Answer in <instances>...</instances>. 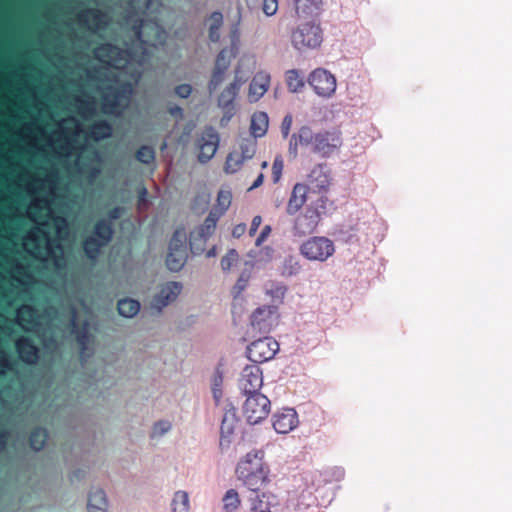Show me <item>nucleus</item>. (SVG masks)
Listing matches in <instances>:
<instances>
[{
	"label": "nucleus",
	"instance_id": "13d9d810",
	"mask_svg": "<svg viewBox=\"0 0 512 512\" xmlns=\"http://www.w3.org/2000/svg\"><path fill=\"white\" fill-rule=\"evenodd\" d=\"M261 223H262L261 216L257 215L255 217H253L252 222H251V226H250V229H249V235L250 236H253L256 233V231L258 230V228L261 225Z\"/></svg>",
	"mask_w": 512,
	"mask_h": 512
},
{
	"label": "nucleus",
	"instance_id": "0e129e2a",
	"mask_svg": "<svg viewBox=\"0 0 512 512\" xmlns=\"http://www.w3.org/2000/svg\"><path fill=\"white\" fill-rule=\"evenodd\" d=\"M171 113H172L173 115H175V116H176V115L181 116V115H182V109H181V108H179V107L172 108V109H171Z\"/></svg>",
	"mask_w": 512,
	"mask_h": 512
},
{
	"label": "nucleus",
	"instance_id": "a878e982",
	"mask_svg": "<svg viewBox=\"0 0 512 512\" xmlns=\"http://www.w3.org/2000/svg\"><path fill=\"white\" fill-rule=\"evenodd\" d=\"M264 292L268 300L272 303L271 306L276 308L284 302L287 286L279 281H270L264 287Z\"/></svg>",
	"mask_w": 512,
	"mask_h": 512
},
{
	"label": "nucleus",
	"instance_id": "58836bf2",
	"mask_svg": "<svg viewBox=\"0 0 512 512\" xmlns=\"http://www.w3.org/2000/svg\"><path fill=\"white\" fill-rule=\"evenodd\" d=\"M245 161L247 159L241 156L238 151H233L226 159L224 170L228 174L236 173L242 168Z\"/></svg>",
	"mask_w": 512,
	"mask_h": 512
},
{
	"label": "nucleus",
	"instance_id": "de8ad7c7",
	"mask_svg": "<svg viewBox=\"0 0 512 512\" xmlns=\"http://www.w3.org/2000/svg\"><path fill=\"white\" fill-rule=\"evenodd\" d=\"M226 65V63L224 64ZM226 73V66H219V68H215L212 78L209 83V89L210 91H214L217 89V87L224 81Z\"/></svg>",
	"mask_w": 512,
	"mask_h": 512
},
{
	"label": "nucleus",
	"instance_id": "8fccbe9b",
	"mask_svg": "<svg viewBox=\"0 0 512 512\" xmlns=\"http://www.w3.org/2000/svg\"><path fill=\"white\" fill-rule=\"evenodd\" d=\"M284 167V162L281 156H277L274 159L273 165H272V174H273V181L276 183L281 179L282 171Z\"/></svg>",
	"mask_w": 512,
	"mask_h": 512
},
{
	"label": "nucleus",
	"instance_id": "c9c22d12",
	"mask_svg": "<svg viewBox=\"0 0 512 512\" xmlns=\"http://www.w3.org/2000/svg\"><path fill=\"white\" fill-rule=\"evenodd\" d=\"M224 512H236L241 506L239 493L231 488L228 489L222 499Z\"/></svg>",
	"mask_w": 512,
	"mask_h": 512
},
{
	"label": "nucleus",
	"instance_id": "c03bdc74",
	"mask_svg": "<svg viewBox=\"0 0 512 512\" xmlns=\"http://www.w3.org/2000/svg\"><path fill=\"white\" fill-rule=\"evenodd\" d=\"M172 429V424L168 420H159L152 426L150 437L152 439H160L169 433Z\"/></svg>",
	"mask_w": 512,
	"mask_h": 512
},
{
	"label": "nucleus",
	"instance_id": "052dcab7",
	"mask_svg": "<svg viewBox=\"0 0 512 512\" xmlns=\"http://www.w3.org/2000/svg\"><path fill=\"white\" fill-rule=\"evenodd\" d=\"M246 231V225L245 224H238L233 228L232 235L236 238L241 237Z\"/></svg>",
	"mask_w": 512,
	"mask_h": 512
},
{
	"label": "nucleus",
	"instance_id": "412c9836",
	"mask_svg": "<svg viewBox=\"0 0 512 512\" xmlns=\"http://www.w3.org/2000/svg\"><path fill=\"white\" fill-rule=\"evenodd\" d=\"M308 186L303 183H296L292 189L286 211L289 215L296 214L306 203Z\"/></svg>",
	"mask_w": 512,
	"mask_h": 512
},
{
	"label": "nucleus",
	"instance_id": "aec40b11",
	"mask_svg": "<svg viewBox=\"0 0 512 512\" xmlns=\"http://www.w3.org/2000/svg\"><path fill=\"white\" fill-rule=\"evenodd\" d=\"M319 214L315 210L307 209L304 214L298 216L294 223V230L297 235L312 233L319 222Z\"/></svg>",
	"mask_w": 512,
	"mask_h": 512
},
{
	"label": "nucleus",
	"instance_id": "ea45409f",
	"mask_svg": "<svg viewBox=\"0 0 512 512\" xmlns=\"http://www.w3.org/2000/svg\"><path fill=\"white\" fill-rule=\"evenodd\" d=\"M301 269L299 260L294 256H288L282 263L281 274L285 277H292L299 274Z\"/></svg>",
	"mask_w": 512,
	"mask_h": 512
},
{
	"label": "nucleus",
	"instance_id": "dca6fc26",
	"mask_svg": "<svg viewBox=\"0 0 512 512\" xmlns=\"http://www.w3.org/2000/svg\"><path fill=\"white\" fill-rule=\"evenodd\" d=\"M181 289L182 286L178 282L165 283L153 297L151 307L157 311H161L178 298Z\"/></svg>",
	"mask_w": 512,
	"mask_h": 512
},
{
	"label": "nucleus",
	"instance_id": "7ed1b4c3",
	"mask_svg": "<svg viewBox=\"0 0 512 512\" xmlns=\"http://www.w3.org/2000/svg\"><path fill=\"white\" fill-rule=\"evenodd\" d=\"M236 478L247 489L257 492L270 483V468L264 460V452L252 450L238 462Z\"/></svg>",
	"mask_w": 512,
	"mask_h": 512
},
{
	"label": "nucleus",
	"instance_id": "5701e85b",
	"mask_svg": "<svg viewBox=\"0 0 512 512\" xmlns=\"http://www.w3.org/2000/svg\"><path fill=\"white\" fill-rule=\"evenodd\" d=\"M238 424V418L235 409L227 410L223 416L220 433L221 440L220 445L228 446L230 444V438L234 434Z\"/></svg>",
	"mask_w": 512,
	"mask_h": 512
},
{
	"label": "nucleus",
	"instance_id": "a19ab883",
	"mask_svg": "<svg viewBox=\"0 0 512 512\" xmlns=\"http://www.w3.org/2000/svg\"><path fill=\"white\" fill-rule=\"evenodd\" d=\"M257 141L253 137H247L241 140L239 145V154L247 160L252 159L256 153Z\"/></svg>",
	"mask_w": 512,
	"mask_h": 512
},
{
	"label": "nucleus",
	"instance_id": "c85d7f7f",
	"mask_svg": "<svg viewBox=\"0 0 512 512\" xmlns=\"http://www.w3.org/2000/svg\"><path fill=\"white\" fill-rule=\"evenodd\" d=\"M16 349L20 358L26 363H35L38 359L36 346L26 337H21L16 342Z\"/></svg>",
	"mask_w": 512,
	"mask_h": 512
},
{
	"label": "nucleus",
	"instance_id": "680f3d73",
	"mask_svg": "<svg viewBox=\"0 0 512 512\" xmlns=\"http://www.w3.org/2000/svg\"><path fill=\"white\" fill-rule=\"evenodd\" d=\"M263 179H264V176L263 174H260L257 179L254 181V183L251 185V187L249 188V190H253L257 187H259L262 183H263Z\"/></svg>",
	"mask_w": 512,
	"mask_h": 512
},
{
	"label": "nucleus",
	"instance_id": "4be33fe9",
	"mask_svg": "<svg viewBox=\"0 0 512 512\" xmlns=\"http://www.w3.org/2000/svg\"><path fill=\"white\" fill-rule=\"evenodd\" d=\"M88 512H108L109 500L105 491L101 488H92L87 497Z\"/></svg>",
	"mask_w": 512,
	"mask_h": 512
},
{
	"label": "nucleus",
	"instance_id": "cd10ccee",
	"mask_svg": "<svg viewBox=\"0 0 512 512\" xmlns=\"http://www.w3.org/2000/svg\"><path fill=\"white\" fill-rule=\"evenodd\" d=\"M269 127V117L266 112L258 111L251 116L250 133L255 139L266 135Z\"/></svg>",
	"mask_w": 512,
	"mask_h": 512
},
{
	"label": "nucleus",
	"instance_id": "72a5a7b5",
	"mask_svg": "<svg viewBox=\"0 0 512 512\" xmlns=\"http://www.w3.org/2000/svg\"><path fill=\"white\" fill-rule=\"evenodd\" d=\"M172 512H190V498L185 490H177L173 493L171 500Z\"/></svg>",
	"mask_w": 512,
	"mask_h": 512
},
{
	"label": "nucleus",
	"instance_id": "49530a36",
	"mask_svg": "<svg viewBox=\"0 0 512 512\" xmlns=\"http://www.w3.org/2000/svg\"><path fill=\"white\" fill-rule=\"evenodd\" d=\"M239 260V255L236 250L231 249L228 253L221 259V268L224 272H228L232 269L233 266Z\"/></svg>",
	"mask_w": 512,
	"mask_h": 512
},
{
	"label": "nucleus",
	"instance_id": "bb28decb",
	"mask_svg": "<svg viewBox=\"0 0 512 512\" xmlns=\"http://www.w3.org/2000/svg\"><path fill=\"white\" fill-rule=\"evenodd\" d=\"M279 501L277 496L272 492H262L257 495V498L252 503L253 512H274L277 508Z\"/></svg>",
	"mask_w": 512,
	"mask_h": 512
},
{
	"label": "nucleus",
	"instance_id": "79ce46f5",
	"mask_svg": "<svg viewBox=\"0 0 512 512\" xmlns=\"http://www.w3.org/2000/svg\"><path fill=\"white\" fill-rule=\"evenodd\" d=\"M223 23V16L219 12H214L209 18V37L211 41L216 42L219 40V29Z\"/></svg>",
	"mask_w": 512,
	"mask_h": 512
},
{
	"label": "nucleus",
	"instance_id": "e433bc0d",
	"mask_svg": "<svg viewBox=\"0 0 512 512\" xmlns=\"http://www.w3.org/2000/svg\"><path fill=\"white\" fill-rule=\"evenodd\" d=\"M118 311L123 317L132 318L139 313L140 303L131 298L122 299L118 302Z\"/></svg>",
	"mask_w": 512,
	"mask_h": 512
},
{
	"label": "nucleus",
	"instance_id": "6ab92c4d",
	"mask_svg": "<svg viewBox=\"0 0 512 512\" xmlns=\"http://www.w3.org/2000/svg\"><path fill=\"white\" fill-rule=\"evenodd\" d=\"M271 76L267 71H258L250 85L248 90V100L250 103H256L259 101L268 91L270 87Z\"/></svg>",
	"mask_w": 512,
	"mask_h": 512
},
{
	"label": "nucleus",
	"instance_id": "473e14b6",
	"mask_svg": "<svg viewBox=\"0 0 512 512\" xmlns=\"http://www.w3.org/2000/svg\"><path fill=\"white\" fill-rule=\"evenodd\" d=\"M220 217L210 212L208 217L206 218L204 224L197 229V231L193 232L191 235V240L196 239V237H200L203 241H206L213 232L215 231L217 221Z\"/></svg>",
	"mask_w": 512,
	"mask_h": 512
},
{
	"label": "nucleus",
	"instance_id": "f3484780",
	"mask_svg": "<svg viewBox=\"0 0 512 512\" xmlns=\"http://www.w3.org/2000/svg\"><path fill=\"white\" fill-rule=\"evenodd\" d=\"M316 133L308 126H302L296 133L292 134L289 140V155L296 157L299 148L312 150Z\"/></svg>",
	"mask_w": 512,
	"mask_h": 512
},
{
	"label": "nucleus",
	"instance_id": "f8f14e48",
	"mask_svg": "<svg viewBox=\"0 0 512 512\" xmlns=\"http://www.w3.org/2000/svg\"><path fill=\"white\" fill-rule=\"evenodd\" d=\"M279 314L276 306L262 305L250 315V326L258 332H269L278 323Z\"/></svg>",
	"mask_w": 512,
	"mask_h": 512
},
{
	"label": "nucleus",
	"instance_id": "4468645a",
	"mask_svg": "<svg viewBox=\"0 0 512 512\" xmlns=\"http://www.w3.org/2000/svg\"><path fill=\"white\" fill-rule=\"evenodd\" d=\"M272 425L278 434H288L299 425L298 414L293 408H283L272 416Z\"/></svg>",
	"mask_w": 512,
	"mask_h": 512
},
{
	"label": "nucleus",
	"instance_id": "f03ea898",
	"mask_svg": "<svg viewBox=\"0 0 512 512\" xmlns=\"http://www.w3.org/2000/svg\"><path fill=\"white\" fill-rule=\"evenodd\" d=\"M28 215L38 227L29 231L24 237V248L34 257L48 261L63 250L59 241L67 233L68 223L64 217H54L47 199L34 198Z\"/></svg>",
	"mask_w": 512,
	"mask_h": 512
},
{
	"label": "nucleus",
	"instance_id": "6e6d98bb",
	"mask_svg": "<svg viewBox=\"0 0 512 512\" xmlns=\"http://www.w3.org/2000/svg\"><path fill=\"white\" fill-rule=\"evenodd\" d=\"M10 367V361L8 355L0 351V374H4Z\"/></svg>",
	"mask_w": 512,
	"mask_h": 512
},
{
	"label": "nucleus",
	"instance_id": "9b49d317",
	"mask_svg": "<svg viewBox=\"0 0 512 512\" xmlns=\"http://www.w3.org/2000/svg\"><path fill=\"white\" fill-rule=\"evenodd\" d=\"M279 351L278 342L272 337H263L253 341L247 347V356L254 363L267 362Z\"/></svg>",
	"mask_w": 512,
	"mask_h": 512
},
{
	"label": "nucleus",
	"instance_id": "7c9ffc66",
	"mask_svg": "<svg viewBox=\"0 0 512 512\" xmlns=\"http://www.w3.org/2000/svg\"><path fill=\"white\" fill-rule=\"evenodd\" d=\"M16 318L19 325L28 331L34 330L37 324L35 311L27 305H24L17 310Z\"/></svg>",
	"mask_w": 512,
	"mask_h": 512
},
{
	"label": "nucleus",
	"instance_id": "37998d69",
	"mask_svg": "<svg viewBox=\"0 0 512 512\" xmlns=\"http://www.w3.org/2000/svg\"><path fill=\"white\" fill-rule=\"evenodd\" d=\"M112 134L111 126L103 121L93 124L90 130V136L95 140H100L109 137Z\"/></svg>",
	"mask_w": 512,
	"mask_h": 512
},
{
	"label": "nucleus",
	"instance_id": "4c0bfd02",
	"mask_svg": "<svg viewBox=\"0 0 512 512\" xmlns=\"http://www.w3.org/2000/svg\"><path fill=\"white\" fill-rule=\"evenodd\" d=\"M223 381L224 376L220 368H217L211 379V390L215 402L218 404L223 397Z\"/></svg>",
	"mask_w": 512,
	"mask_h": 512
},
{
	"label": "nucleus",
	"instance_id": "5fc2aeb1",
	"mask_svg": "<svg viewBox=\"0 0 512 512\" xmlns=\"http://www.w3.org/2000/svg\"><path fill=\"white\" fill-rule=\"evenodd\" d=\"M226 63V70L228 69L229 65H230V59L227 57V51L226 50H222L219 54H218V57L216 59V66L215 68H219V66H224V64Z\"/></svg>",
	"mask_w": 512,
	"mask_h": 512
},
{
	"label": "nucleus",
	"instance_id": "864d4df0",
	"mask_svg": "<svg viewBox=\"0 0 512 512\" xmlns=\"http://www.w3.org/2000/svg\"><path fill=\"white\" fill-rule=\"evenodd\" d=\"M271 231H272V228L270 225L264 226L261 233L259 234V236L257 237V239L255 241V245L258 247L261 246L262 243L265 242L266 239L269 237Z\"/></svg>",
	"mask_w": 512,
	"mask_h": 512
},
{
	"label": "nucleus",
	"instance_id": "a18cd8bd",
	"mask_svg": "<svg viewBox=\"0 0 512 512\" xmlns=\"http://www.w3.org/2000/svg\"><path fill=\"white\" fill-rule=\"evenodd\" d=\"M46 439H47L46 431L41 428L36 429L35 431H33V433L31 434V437H30L31 447L36 451L41 450L44 447Z\"/></svg>",
	"mask_w": 512,
	"mask_h": 512
},
{
	"label": "nucleus",
	"instance_id": "a211bd4d",
	"mask_svg": "<svg viewBox=\"0 0 512 512\" xmlns=\"http://www.w3.org/2000/svg\"><path fill=\"white\" fill-rule=\"evenodd\" d=\"M307 180L308 189L310 188L313 192L317 193L327 192L331 185L330 172L322 165L314 167L309 173Z\"/></svg>",
	"mask_w": 512,
	"mask_h": 512
},
{
	"label": "nucleus",
	"instance_id": "3c124183",
	"mask_svg": "<svg viewBox=\"0 0 512 512\" xmlns=\"http://www.w3.org/2000/svg\"><path fill=\"white\" fill-rule=\"evenodd\" d=\"M262 10L266 16H273L278 11V0H263Z\"/></svg>",
	"mask_w": 512,
	"mask_h": 512
},
{
	"label": "nucleus",
	"instance_id": "774afa93",
	"mask_svg": "<svg viewBox=\"0 0 512 512\" xmlns=\"http://www.w3.org/2000/svg\"><path fill=\"white\" fill-rule=\"evenodd\" d=\"M265 251H266L267 256L270 258L273 253V249L271 247H266Z\"/></svg>",
	"mask_w": 512,
	"mask_h": 512
},
{
	"label": "nucleus",
	"instance_id": "c756f323",
	"mask_svg": "<svg viewBox=\"0 0 512 512\" xmlns=\"http://www.w3.org/2000/svg\"><path fill=\"white\" fill-rule=\"evenodd\" d=\"M242 85L243 84L241 82L234 79L233 82L225 87L219 95L218 105L222 108H230L233 105Z\"/></svg>",
	"mask_w": 512,
	"mask_h": 512
},
{
	"label": "nucleus",
	"instance_id": "39448f33",
	"mask_svg": "<svg viewBox=\"0 0 512 512\" xmlns=\"http://www.w3.org/2000/svg\"><path fill=\"white\" fill-rule=\"evenodd\" d=\"M335 251L334 242L325 236H312L299 247V252L303 258L318 263L326 262L335 254Z\"/></svg>",
	"mask_w": 512,
	"mask_h": 512
},
{
	"label": "nucleus",
	"instance_id": "1a4fd4ad",
	"mask_svg": "<svg viewBox=\"0 0 512 512\" xmlns=\"http://www.w3.org/2000/svg\"><path fill=\"white\" fill-rule=\"evenodd\" d=\"M111 237V224L105 220L99 221L95 226L94 233L84 243V251L87 257L92 260L96 259L100 249L110 241Z\"/></svg>",
	"mask_w": 512,
	"mask_h": 512
},
{
	"label": "nucleus",
	"instance_id": "f257e3e1",
	"mask_svg": "<svg viewBox=\"0 0 512 512\" xmlns=\"http://www.w3.org/2000/svg\"><path fill=\"white\" fill-rule=\"evenodd\" d=\"M135 34L137 47L133 45L128 50H120L111 44H104L95 50V57L103 64L118 70L117 78L125 82L121 91L113 88L116 91V103L111 104L108 96L105 97L103 110L107 114H119L120 108L128 104L133 83L137 82L140 76L138 67L145 60L149 52L148 47H156L165 41V31L153 21L142 22L136 27Z\"/></svg>",
	"mask_w": 512,
	"mask_h": 512
},
{
	"label": "nucleus",
	"instance_id": "603ef678",
	"mask_svg": "<svg viewBox=\"0 0 512 512\" xmlns=\"http://www.w3.org/2000/svg\"><path fill=\"white\" fill-rule=\"evenodd\" d=\"M293 124V118L291 114H287L281 123V133L284 138H287L290 134V130Z\"/></svg>",
	"mask_w": 512,
	"mask_h": 512
},
{
	"label": "nucleus",
	"instance_id": "0eeeda50",
	"mask_svg": "<svg viewBox=\"0 0 512 512\" xmlns=\"http://www.w3.org/2000/svg\"><path fill=\"white\" fill-rule=\"evenodd\" d=\"M307 81L314 93L320 98L329 99L336 93L337 79L334 74L325 68L312 70Z\"/></svg>",
	"mask_w": 512,
	"mask_h": 512
},
{
	"label": "nucleus",
	"instance_id": "f704fd0d",
	"mask_svg": "<svg viewBox=\"0 0 512 512\" xmlns=\"http://www.w3.org/2000/svg\"><path fill=\"white\" fill-rule=\"evenodd\" d=\"M286 84L288 87V90L292 93H298L303 90L305 86V81L297 69H291L288 70L285 74Z\"/></svg>",
	"mask_w": 512,
	"mask_h": 512
},
{
	"label": "nucleus",
	"instance_id": "e2e57ef3",
	"mask_svg": "<svg viewBox=\"0 0 512 512\" xmlns=\"http://www.w3.org/2000/svg\"><path fill=\"white\" fill-rule=\"evenodd\" d=\"M120 216V209L116 208L111 212V218L116 219Z\"/></svg>",
	"mask_w": 512,
	"mask_h": 512
},
{
	"label": "nucleus",
	"instance_id": "338daca9",
	"mask_svg": "<svg viewBox=\"0 0 512 512\" xmlns=\"http://www.w3.org/2000/svg\"><path fill=\"white\" fill-rule=\"evenodd\" d=\"M70 153H71V147H70V145H67V147H65V149L62 151V154L69 155Z\"/></svg>",
	"mask_w": 512,
	"mask_h": 512
},
{
	"label": "nucleus",
	"instance_id": "69168bd1",
	"mask_svg": "<svg viewBox=\"0 0 512 512\" xmlns=\"http://www.w3.org/2000/svg\"><path fill=\"white\" fill-rule=\"evenodd\" d=\"M216 254H217L216 247H212L210 250H208L207 257H214V256H216Z\"/></svg>",
	"mask_w": 512,
	"mask_h": 512
},
{
	"label": "nucleus",
	"instance_id": "bf43d9fd",
	"mask_svg": "<svg viewBox=\"0 0 512 512\" xmlns=\"http://www.w3.org/2000/svg\"><path fill=\"white\" fill-rule=\"evenodd\" d=\"M247 283H248V276L241 275L235 285V288L238 290V292H241L246 288Z\"/></svg>",
	"mask_w": 512,
	"mask_h": 512
},
{
	"label": "nucleus",
	"instance_id": "9d476101",
	"mask_svg": "<svg viewBox=\"0 0 512 512\" xmlns=\"http://www.w3.org/2000/svg\"><path fill=\"white\" fill-rule=\"evenodd\" d=\"M238 388L247 395L260 393L263 386V371L256 364H246L238 376Z\"/></svg>",
	"mask_w": 512,
	"mask_h": 512
},
{
	"label": "nucleus",
	"instance_id": "ddd939ff",
	"mask_svg": "<svg viewBox=\"0 0 512 512\" xmlns=\"http://www.w3.org/2000/svg\"><path fill=\"white\" fill-rule=\"evenodd\" d=\"M219 135L214 128H206L197 140L198 160L201 163L210 161L219 147Z\"/></svg>",
	"mask_w": 512,
	"mask_h": 512
},
{
	"label": "nucleus",
	"instance_id": "423d86ee",
	"mask_svg": "<svg viewBox=\"0 0 512 512\" xmlns=\"http://www.w3.org/2000/svg\"><path fill=\"white\" fill-rule=\"evenodd\" d=\"M270 410V400L262 393L247 395L242 406L243 416L251 425L259 424L265 420Z\"/></svg>",
	"mask_w": 512,
	"mask_h": 512
},
{
	"label": "nucleus",
	"instance_id": "2eb2a0df",
	"mask_svg": "<svg viewBox=\"0 0 512 512\" xmlns=\"http://www.w3.org/2000/svg\"><path fill=\"white\" fill-rule=\"evenodd\" d=\"M341 146V138L338 132L316 133L312 151L327 157Z\"/></svg>",
	"mask_w": 512,
	"mask_h": 512
},
{
	"label": "nucleus",
	"instance_id": "6e6552de",
	"mask_svg": "<svg viewBox=\"0 0 512 512\" xmlns=\"http://www.w3.org/2000/svg\"><path fill=\"white\" fill-rule=\"evenodd\" d=\"M187 233L184 229L175 231L169 244V253L166 264L169 270L173 272L180 271L187 260Z\"/></svg>",
	"mask_w": 512,
	"mask_h": 512
},
{
	"label": "nucleus",
	"instance_id": "4d7b16f0",
	"mask_svg": "<svg viewBox=\"0 0 512 512\" xmlns=\"http://www.w3.org/2000/svg\"><path fill=\"white\" fill-rule=\"evenodd\" d=\"M192 92V88L188 84L179 85L176 88V94L181 98H187Z\"/></svg>",
	"mask_w": 512,
	"mask_h": 512
},
{
	"label": "nucleus",
	"instance_id": "09e8293b",
	"mask_svg": "<svg viewBox=\"0 0 512 512\" xmlns=\"http://www.w3.org/2000/svg\"><path fill=\"white\" fill-rule=\"evenodd\" d=\"M154 151L150 147H141L137 152V159L145 164H149L154 160Z\"/></svg>",
	"mask_w": 512,
	"mask_h": 512
},
{
	"label": "nucleus",
	"instance_id": "b1692460",
	"mask_svg": "<svg viewBox=\"0 0 512 512\" xmlns=\"http://www.w3.org/2000/svg\"><path fill=\"white\" fill-rule=\"evenodd\" d=\"M256 67L257 58L255 55L245 54L241 56L235 69L234 79L244 84Z\"/></svg>",
	"mask_w": 512,
	"mask_h": 512
},
{
	"label": "nucleus",
	"instance_id": "2f4dec72",
	"mask_svg": "<svg viewBox=\"0 0 512 512\" xmlns=\"http://www.w3.org/2000/svg\"><path fill=\"white\" fill-rule=\"evenodd\" d=\"M232 198V191L230 189H220L217 194L216 204L211 212L219 217L223 216L231 206Z\"/></svg>",
	"mask_w": 512,
	"mask_h": 512
},
{
	"label": "nucleus",
	"instance_id": "393cba45",
	"mask_svg": "<svg viewBox=\"0 0 512 512\" xmlns=\"http://www.w3.org/2000/svg\"><path fill=\"white\" fill-rule=\"evenodd\" d=\"M295 18H315L321 10L322 0H294Z\"/></svg>",
	"mask_w": 512,
	"mask_h": 512
},
{
	"label": "nucleus",
	"instance_id": "20e7f679",
	"mask_svg": "<svg viewBox=\"0 0 512 512\" xmlns=\"http://www.w3.org/2000/svg\"><path fill=\"white\" fill-rule=\"evenodd\" d=\"M290 41L293 48L301 53L315 50L323 42V32L315 18H295Z\"/></svg>",
	"mask_w": 512,
	"mask_h": 512
}]
</instances>
